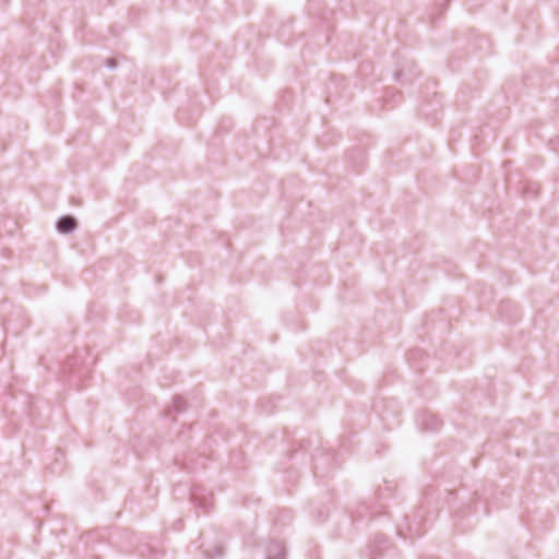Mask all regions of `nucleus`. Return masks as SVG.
I'll return each mask as SVG.
<instances>
[{
    "mask_svg": "<svg viewBox=\"0 0 559 559\" xmlns=\"http://www.w3.org/2000/svg\"><path fill=\"white\" fill-rule=\"evenodd\" d=\"M191 499L198 508L203 510L204 513H207L209 509L213 504L212 492H206L205 489L202 488L201 486L192 487Z\"/></svg>",
    "mask_w": 559,
    "mask_h": 559,
    "instance_id": "f257e3e1",
    "label": "nucleus"
},
{
    "mask_svg": "<svg viewBox=\"0 0 559 559\" xmlns=\"http://www.w3.org/2000/svg\"><path fill=\"white\" fill-rule=\"evenodd\" d=\"M56 228L60 234L68 235L78 228L76 219L71 215H63L58 218Z\"/></svg>",
    "mask_w": 559,
    "mask_h": 559,
    "instance_id": "f03ea898",
    "label": "nucleus"
},
{
    "mask_svg": "<svg viewBox=\"0 0 559 559\" xmlns=\"http://www.w3.org/2000/svg\"><path fill=\"white\" fill-rule=\"evenodd\" d=\"M285 547L280 542H272L266 548V559H285Z\"/></svg>",
    "mask_w": 559,
    "mask_h": 559,
    "instance_id": "7ed1b4c3",
    "label": "nucleus"
},
{
    "mask_svg": "<svg viewBox=\"0 0 559 559\" xmlns=\"http://www.w3.org/2000/svg\"><path fill=\"white\" fill-rule=\"evenodd\" d=\"M421 425L428 431H437L440 429L442 423L435 415L425 414L421 419Z\"/></svg>",
    "mask_w": 559,
    "mask_h": 559,
    "instance_id": "20e7f679",
    "label": "nucleus"
},
{
    "mask_svg": "<svg viewBox=\"0 0 559 559\" xmlns=\"http://www.w3.org/2000/svg\"><path fill=\"white\" fill-rule=\"evenodd\" d=\"M203 552L209 559H221L224 555V550L221 545H215L211 548H204Z\"/></svg>",
    "mask_w": 559,
    "mask_h": 559,
    "instance_id": "39448f33",
    "label": "nucleus"
},
{
    "mask_svg": "<svg viewBox=\"0 0 559 559\" xmlns=\"http://www.w3.org/2000/svg\"><path fill=\"white\" fill-rule=\"evenodd\" d=\"M186 409V401L182 396H175L173 400V406L168 413H180Z\"/></svg>",
    "mask_w": 559,
    "mask_h": 559,
    "instance_id": "423d86ee",
    "label": "nucleus"
},
{
    "mask_svg": "<svg viewBox=\"0 0 559 559\" xmlns=\"http://www.w3.org/2000/svg\"><path fill=\"white\" fill-rule=\"evenodd\" d=\"M388 544V538L384 535H377L373 540V546L376 549L373 551H380L382 548H385Z\"/></svg>",
    "mask_w": 559,
    "mask_h": 559,
    "instance_id": "0eeeda50",
    "label": "nucleus"
},
{
    "mask_svg": "<svg viewBox=\"0 0 559 559\" xmlns=\"http://www.w3.org/2000/svg\"><path fill=\"white\" fill-rule=\"evenodd\" d=\"M106 66L109 68V69H115L117 67V61L115 59H107L106 60Z\"/></svg>",
    "mask_w": 559,
    "mask_h": 559,
    "instance_id": "6e6552de",
    "label": "nucleus"
},
{
    "mask_svg": "<svg viewBox=\"0 0 559 559\" xmlns=\"http://www.w3.org/2000/svg\"><path fill=\"white\" fill-rule=\"evenodd\" d=\"M408 532H409L411 537L420 535L419 530L417 527L413 528L411 525H408Z\"/></svg>",
    "mask_w": 559,
    "mask_h": 559,
    "instance_id": "1a4fd4ad",
    "label": "nucleus"
},
{
    "mask_svg": "<svg viewBox=\"0 0 559 559\" xmlns=\"http://www.w3.org/2000/svg\"><path fill=\"white\" fill-rule=\"evenodd\" d=\"M370 66L367 63V64H361L360 66V72H364L365 70H367Z\"/></svg>",
    "mask_w": 559,
    "mask_h": 559,
    "instance_id": "9d476101",
    "label": "nucleus"
}]
</instances>
